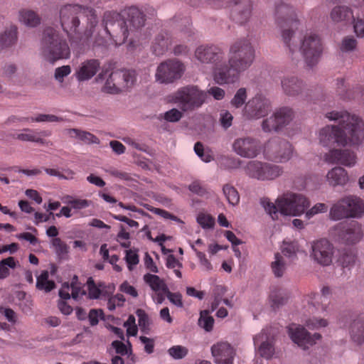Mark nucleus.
<instances>
[{"label": "nucleus", "instance_id": "f257e3e1", "mask_svg": "<svg viewBox=\"0 0 364 364\" xmlns=\"http://www.w3.org/2000/svg\"><path fill=\"white\" fill-rule=\"evenodd\" d=\"M59 19L71 44L80 48L89 46L99 22L95 9L78 4H68L61 6Z\"/></svg>", "mask_w": 364, "mask_h": 364}, {"label": "nucleus", "instance_id": "f03ea898", "mask_svg": "<svg viewBox=\"0 0 364 364\" xmlns=\"http://www.w3.org/2000/svg\"><path fill=\"white\" fill-rule=\"evenodd\" d=\"M329 120L338 125H327L319 132V141L323 146L358 145L364 139V122L346 111H332L326 114Z\"/></svg>", "mask_w": 364, "mask_h": 364}, {"label": "nucleus", "instance_id": "7ed1b4c3", "mask_svg": "<svg viewBox=\"0 0 364 364\" xmlns=\"http://www.w3.org/2000/svg\"><path fill=\"white\" fill-rule=\"evenodd\" d=\"M145 14L136 6L124 8L120 13L107 11L103 15L105 30L116 46L124 43L131 33L144 26Z\"/></svg>", "mask_w": 364, "mask_h": 364}, {"label": "nucleus", "instance_id": "20e7f679", "mask_svg": "<svg viewBox=\"0 0 364 364\" xmlns=\"http://www.w3.org/2000/svg\"><path fill=\"white\" fill-rule=\"evenodd\" d=\"M260 203L272 220H277L279 213L284 215H301L310 205L309 200L304 196L291 192L279 196L275 203L267 198H262Z\"/></svg>", "mask_w": 364, "mask_h": 364}, {"label": "nucleus", "instance_id": "39448f33", "mask_svg": "<svg viewBox=\"0 0 364 364\" xmlns=\"http://www.w3.org/2000/svg\"><path fill=\"white\" fill-rule=\"evenodd\" d=\"M274 16L276 23L282 29V39L291 50L297 48L295 31L298 30L299 21L292 6L283 1L275 4Z\"/></svg>", "mask_w": 364, "mask_h": 364}, {"label": "nucleus", "instance_id": "423d86ee", "mask_svg": "<svg viewBox=\"0 0 364 364\" xmlns=\"http://www.w3.org/2000/svg\"><path fill=\"white\" fill-rule=\"evenodd\" d=\"M41 48L46 60L52 63L58 60L67 59L70 55L66 39L52 27H48L43 31Z\"/></svg>", "mask_w": 364, "mask_h": 364}, {"label": "nucleus", "instance_id": "0eeeda50", "mask_svg": "<svg viewBox=\"0 0 364 364\" xmlns=\"http://www.w3.org/2000/svg\"><path fill=\"white\" fill-rule=\"evenodd\" d=\"M168 98L170 102L177 104L183 112H189L202 106L207 98V93L197 86L188 85L178 89Z\"/></svg>", "mask_w": 364, "mask_h": 364}, {"label": "nucleus", "instance_id": "6e6552de", "mask_svg": "<svg viewBox=\"0 0 364 364\" xmlns=\"http://www.w3.org/2000/svg\"><path fill=\"white\" fill-rule=\"evenodd\" d=\"M296 31H295V35ZM297 42V48L289 52L293 55L298 49L301 51L304 56V60L307 66L312 68L316 65L323 53V44L318 35L313 32H307L305 35L298 41V38L295 36Z\"/></svg>", "mask_w": 364, "mask_h": 364}, {"label": "nucleus", "instance_id": "1a4fd4ad", "mask_svg": "<svg viewBox=\"0 0 364 364\" xmlns=\"http://www.w3.org/2000/svg\"><path fill=\"white\" fill-rule=\"evenodd\" d=\"M364 213V202L356 196H348L338 200L330 209L329 216L333 220L359 218Z\"/></svg>", "mask_w": 364, "mask_h": 364}, {"label": "nucleus", "instance_id": "9d476101", "mask_svg": "<svg viewBox=\"0 0 364 364\" xmlns=\"http://www.w3.org/2000/svg\"><path fill=\"white\" fill-rule=\"evenodd\" d=\"M255 58L254 47L247 38L238 39L230 47L228 63H234L243 72L252 65Z\"/></svg>", "mask_w": 364, "mask_h": 364}, {"label": "nucleus", "instance_id": "9b49d317", "mask_svg": "<svg viewBox=\"0 0 364 364\" xmlns=\"http://www.w3.org/2000/svg\"><path fill=\"white\" fill-rule=\"evenodd\" d=\"M293 154L291 144L284 139L274 138L269 140L264 147V155L268 160L283 163L289 161Z\"/></svg>", "mask_w": 364, "mask_h": 364}, {"label": "nucleus", "instance_id": "f8f14e48", "mask_svg": "<svg viewBox=\"0 0 364 364\" xmlns=\"http://www.w3.org/2000/svg\"><path fill=\"white\" fill-rule=\"evenodd\" d=\"M245 171L251 178L261 181H272L282 174L283 168L280 166L269 163L251 161L247 163Z\"/></svg>", "mask_w": 364, "mask_h": 364}, {"label": "nucleus", "instance_id": "ddd939ff", "mask_svg": "<svg viewBox=\"0 0 364 364\" xmlns=\"http://www.w3.org/2000/svg\"><path fill=\"white\" fill-rule=\"evenodd\" d=\"M185 71L184 65L176 59H169L161 63L155 74L156 81L169 84L180 79Z\"/></svg>", "mask_w": 364, "mask_h": 364}, {"label": "nucleus", "instance_id": "4468645a", "mask_svg": "<svg viewBox=\"0 0 364 364\" xmlns=\"http://www.w3.org/2000/svg\"><path fill=\"white\" fill-rule=\"evenodd\" d=\"M294 112L288 107H283L277 110L269 118L263 120L262 130L265 132H279L287 126L294 119Z\"/></svg>", "mask_w": 364, "mask_h": 364}, {"label": "nucleus", "instance_id": "2eb2a0df", "mask_svg": "<svg viewBox=\"0 0 364 364\" xmlns=\"http://www.w3.org/2000/svg\"><path fill=\"white\" fill-rule=\"evenodd\" d=\"M242 72L234 63L223 60L213 67V78L219 85L232 84L240 79Z\"/></svg>", "mask_w": 364, "mask_h": 364}, {"label": "nucleus", "instance_id": "dca6fc26", "mask_svg": "<svg viewBox=\"0 0 364 364\" xmlns=\"http://www.w3.org/2000/svg\"><path fill=\"white\" fill-rule=\"evenodd\" d=\"M287 331L292 341L303 349L309 348L321 338L319 333L311 335L304 327L295 323L290 324Z\"/></svg>", "mask_w": 364, "mask_h": 364}, {"label": "nucleus", "instance_id": "f3484780", "mask_svg": "<svg viewBox=\"0 0 364 364\" xmlns=\"http://www.w3.org/2000/svg\"><path fill=\"white\" fill-rule=\"evenodd\" d=\"M269 109V101L262 95H257L245 105L244 116L249 119H259L267 115Z\"/></svg>", "mask_w": 364, "mask_h": 364}, {"label": "nucleus", "instance_id": "a211bd4d", "mask_svg": "<svg viewBox=\"0 0 364 364\" xmlns=\"http://www.w3.org/2000/svg\"><path fill=\"white\" fill-rule=\"evenodd\" d=\"M233 151L243 158L253 159L261 150L259 141L250 136L236 139L232 144Z\"/></svg>", "mask_w": 364, "mask_h": 364}, {"label": "nucleus", "instance_id": "6ab92c4d", "mask_svg": "<svg viewBox=\"0 0 364 364\" xmlns=\"http://www.w3.org/2000/svg\"><path fill=\"white\" fill-rule=\"evenodd\" d=\"M195 56L202 63H211L215 66L218 63L224 60L225 53L218 46L201 45L196 48Z\"/></svg>", "mask_w": 364, "mask_h": 364}, {"label": "nucleus", "instance_id": "aec40b11", "mask_svg": "<svg viewBox=\"0 0 364 364\" xmlns=\"http://www.w3.org/2000/svg\"><path fill=\"white\" fill-rule=\"evenodd\" d=\"M312 257L323 266L329 265L332 262L333 246L326 239H321L312 245Z\"/></svg>", "mask_w": 364, "mask_h": 364}, {"label": "nucleus", "instance_id": "412c9836", "mask_svg": "<svg viewBox=\"0 0 364 364\" xmlns=\"http://www.w3.org/2000/svg\"><path fill=\"white\" fill-rule=\"evenodd\" d=\"M211 353L216 364H234L235 350L227 342H218L211 347Z\"/></svg>", "mask_w": 364, "mask_h": 364}, {"label": "nucleus", "instance_id": "4be33fe9", "mask_svg": "<svg viewBox=\"0 0 364 364\" xmlns=\"http://www.w3.org/2000/svg\"><path fill=\"white\" fill-rule=\"evenodd\" d=\"M281 86L284 93L291 97L301 95L306 90L304 82L292 75L283 76L281 78Z\"/></svg>", "mask_w": 364, "mask_h": 364}, {"label": "nucleus", "instance_id": "5701e85b", "mask_svg": "<svg viewBox=\"0 0 364 364\" xmlns=\"http://www.w3.org/2000/svg\"><path fill=\"white\" fill-rule=\"evenodd\" d=\"M112 77L117 88V94L132 87L136 80V74L133 70H120L112 72Z\"/></svg>", "mask_w": 364, "mask_h": 364}, {"label": "nucleus", "instance_id": "b1692460", "mask_svg": "<svg viewBox=\"0 0 364 364\" xmlns=\"http://www.w3.org/2000/svg\"><path fill=\"white\" fill-rule=\"evenodd\" d=\"M325 161L330 164H340L346 166H352L355 164V155L353 152L346 149H331L324 155Z\"/></svg>", "mask_w": 364, "mask_h": 364}, {"label": "nucleus", "instance_id": "393cba45", "mask_svg": "<svg viewBox=\"0 0 364 364\" xmlns=\"http://www.w3.org/2000/svg\"><path fill=\"white\" fill-rule=\"evenodd\" d=\"M100 62L97 59H90L82 62L75 71V77L80 82L90 80L98 72Z\"/></svg>", "mask_w": 364, "mask_h": 364}, {"label": "nucleus", "instance_id": "a878e982", "mask_svg": "<svg viewBox=\"0 0 364 364\" xmlns=\"http://www.w3.org/2000/svg\"><path fill=\"white\" fill-rule=\"evenodd\" d=\"M26 133H20L17 134L15 136L16 139L23 141H31V142H36L41 144H52L50 141H46L45 139H43L41 136H48L50 134V132L46 131H42L41 132H37L33 129H23Z\"/></svg>", "mask_w": 364, "mask_h": 364}, {"label": "nucleus", "instance_id": "bb28decb", "mask_svg": "<svg viewBox=\"0 0 364 364\" xmlns=\"http://www.w3.org/2000/svg\"><path fill=\"white\" fill-rule=\"evenodd\" d=\"M331 291L328 287H323L321 289V294L311 293L309 296L308 302L313 306L318 307L321 306L322 311L327 310L328 304L330 301Z\"/></svg>", "mask_w": 364, "mask_h": 364}, {"label": "nucleus", "instance_id": "cd10ccee", "mask_svg": "<svg viewBox=\"0 0 364 364\" xmlns=\"http://www.w3.org/2000/svg\"><path fill=\"white\" fill-rule=\"evenodd\" d=\"M350 335L352 341L358 345L364 343V317L358 316L353 319L350 326Z\"/></svg>", "mask_w": 364, "mask_h": 364}, {"label": "nucleus", "instance_id": "c85d7f7f", "mask_svg": "<svg viewBox=\"0 0 364 364\" xmlns=\"http://www.w3.org/2000/svg\"><path fill=\"white\" fill-rule=\"evenodd\" d=\"M326 178L328 183L333 186H343L348 181V173L341 167L333 168L328 172Z\"/></svg>", "mask_w": 364, "mask_h": 364}, {"label": "nucleus", "instance_id": "c756f323", "mask_svg": "<svg viewBox=\"0 0 364 364\" xmlns=\"http://www.w3.org/2000/svg\"><path fill=\"white\" fill-rule=\"evenodd\" d=\"M144 282L147 284L153 292L154 291H166L168 286L164 279L160 278L158 275L146 273L143 277Z\"/></svg>", "mask_w": 364, "mask_h": 364}, {"label": "nucleus", "instance_id": "7c9ffc66", "mask_svg": "<svg viewBox=\"0 0 364 364\" xmlns=\"http://www.w3.org/2000/svg\"><path fill=\"white\" fill-rule=\"evenodd\" d=\"M288 299L289 294L287 291L278 287L272 288L269 296V302L273 309L283 306Z\"/></svg>", "mask_w": 364, "mask_h": 364}, {"label": "nucleus", "instance_id": "2f4dec72", "mask_svg": "<svg viewBox=\"0 0 364 364\" xmlns=\"http://www.w3.org/2000/svg\"><path fill=\"white\" fill-rule=\"evenodd\" d=\"M331 18L334 22H347L353 18V14L349 7L337 6L332 9Z\"/></svg>", "mask_w": 364, "mask_h": 364}, {"label": "nucleus", "instance_id": "473e14b6", "mask_svg": "<svg viewBox=\"0 0 364 364\" xmlns=\"http://www.w3.org/2000/svg\"><path fill=\"white\" fill-rule=\"evenodd\" d=\"M170 45L171 41L168 34L161 32L155 38L152 46L153 52L156 55H163L168 50Z\"/></svg>", "mask_w": 364, "mask_h": 364}, {"label": "nucleus", "instance_id": "72a5a7b5", "mask_svg": "<svg viewBox=\"0 0 364 364\" xmlns=\"http://www.w3.org/2000/svg\"><path fill=\"white\" fill-rule=\"evenodd\" d=\"M110 69V65H109L108 68L103 66L101 73L97 77V80L100 81L101 80H104L107 75H109L102 90L106 93L117 94V88L115 86L114 80H112V73H109Z\"/></svg>", "mask_w": 364, "mask_h": 364}, {"label": "nucleus", "instance_id": "f704fd0d", "mask_svg": "<svg viewBox=\"0 0 364 364\" xmlns=\"http://www.w3.org/2000/svg\"><path fill=\"white\" fill-rule=\"evenodd\" d=\"M62 120H63L62 118L58 117H57L55 115H53V114H38L36 117H31V118H27V117L18 118V117H17L16 116H11V117L8 118L6 123L7 124H11V123H15V122H22V121H31L32 122H60Z\"/></svg>", "mask_w": 364, "mask_h": 364}, {"label": "nucleus", "instance_id": "c9c22d12", "mask_svg": "<svg viewBox=\"0 0 364 364\" xmlns=\"http://www.w3.org/2000/svg\"><path fill=\"white\" fill-rule=\"evenodd\" d=\"M17 40V28L11 25L0 34V48H8L16 43Z\"/></svg>", "mask_w": 364, "mask_h": 364}, {"label": "nucleus", "instance_id": "e433bc0d", "mask_svg": "<svg viewBox=\"0 0 364 364\" xmlns=\"http://www.w3.org/2000/svg\"><path fill=\"white\" fill-rule=\"evenodd\" d=\"M68 134L73 138H77L86 144H100V139L90 132L82 131L78 129H69Z\"/></svg>", "mask_w": 364, "mask_h": 364}, {"label": "nucleus", "instance_id": "4c0bfd02", "mask_svg": "<svg viewBox=\"0 0 364 364\" xmlns=\"http://www.w3.org/2000/svg\"><path fill=\"white\" fill-rule=\"evenodd\" d=\"M299 250V246L296 240H284L281 246V251L283 255L292 260L296 257Z\"/></svg>", "mask_w": 364, "mask_h": 364}, {"label": "nucleus", "instance_id": "58836bf2", "mask_svg": "<svg viewBox=\"0 0 364 364\" xmlns=\"http://www.w3.org/2000/svg\"><path fill=\"white\" fill-rule=\"evenodd\" d=\"M287 262L284 257L279 253L274 255V261L271 264L272 271L276 277H282L287 269Z\"/></svg>", "mask_w": 364, "mask_h": 364}, {"label": "nucleus", "instance_id": "ea45409f", "mask_svg": "<svg viewBox=\"0 0 364 364\" xmlns=\"http://www.w3.org/2000/svg\"><path fill=\"white\" fill-rule=\"evenodd\" d=\"M48 277L49 273L48 270L43 271L41 274L37 277L36 287L38 289L49 292L55 289V282L52 280H49Z\"/></svg>", "mask_w": 364, "mask_h": 364}, {"label": "nucleus", "instance_id": "a19ab883", "mask_svg": "<svg viewBox=\"0 0 364 364\" xmlns=\"http://www.w3.org/2000/svg\"><path fill=\"white\" fill-rule=\"evenodd\" d=\"M20 21L30 27H35L40 23V18L38 14L31 10H22L20 11Z\"/></svg>", "mask_w": 364, "mask_h": 364}, {"label": "nucleus", "instance_id": "79ce46f5", "mask_svg": "<svg viewBox=\"0 0 364 364\" xmlns=\"http://www.w3.org/2000/svg\"><path fill=\"white\" fill-rule=\"evenodd\" d=\"M86 284L88 291V298L91 299H99L102 294V288L105 287V284L103 283L95 284L92 277L87 279Z\"/></svg>", "mask_w": 364, "mask_h": 364}, {"label": "nucleus", "instance_id": "37998d69", "mask_svg": "<svg viewBox=\"0 0 364 364\" xmlns=\"http://www.w3.org/2000/svg\"><path fill=\"white\" fill-rule=\"evenodd\" d=\"M17 262L13 257H9L0 261V279H4L10 274L9 268L14 269Z\"/></svg>", "mask_w": 364, "mask_h": 364}, {"label": "nucleus", "instance_id": "c03bdc74", "mask_svg": "<svg viewBox=\"0 0 364 364\" xmlns=\"http://www.w3.org/2000/svg\"><path fill=\"white\" fill-rule=\"evenodd\" d=\"M223 191L230 204L232 205H236L239 203V193L236 188H234L232 186H230L229 184L225 185L223 186Z\"/></svg>", "mask_w": 364, "mask_h": 364}, {"label": "nucleus", "instance_id": "a18cd8bd", "mask_svg": "<svg viewBox=\"0 0 364 364\" xmlns=\"http://www.w3.org/2000/svg\"><path fill=\"white\" fill-rule=\"evenodd\" d=\"M198 324L208 332L213 330L214 319L209 315L208 311L205 310L200 312Z\"/></svg>", "mask_w": 364, "mask_h": 364}, {"label": "nucleus", "instance_id": "49530a36", "mask_svg": "<svg viewBox=\"0 0 364 364\" xmlns=\"http://www.w3.org/2000/svg\"><path fill=\"white\" fill-rule=\"evenodd\" d=\"M196 220L203 229L212 228L215 225V218L210 214L204 213H199Z\"/></svg>", "mask_w": 364, "mask_h": 364}, {"label": "nucleus", "instance_id": "de8ad7c7", "mask_svg": "<svg viewBox=\"0 0 364 364\" xmlns=\"http://www.w3.org/2000/svg\"><path fill=\"white\" fill-rule=\"evenodd\" d=\"M246 99H247L246 89L244 87H241L236 92V93L234 95L233 98L232 99L230 103L234 107L239 108V107H241L244 105Z\"/></svg>", "mask_w": 364, "mask_h": 364}, {"label": "nucleus", "instance_id": "09e8293b", "mask_svg": "<svg viewBox=\"0 0 364 364\" xmlns=\"http://www.w3.org/2000/svg\"><path fill=\"white\" fill-rule=\"evenodd\" d=\"M345 240L348 243L353 244L358 242L360 239V233L358 229H356L355 225L348 227L346 229Z\"/></svg>", "mask_w": 364, "mask_h": 364}, {"label": "nucleus", "instance_id": "8fccbe9b", "mask_svg": "<svg viewBox=\"0 0 364 364\" xmlns=\"http://www.w3.org/2000/svg\"><path fill=\"white\" fill-rule=\"evenodd\" d=\"M240 165V160L233 157L222 156L219 159V166L223 169L236 168Z\"/></svg>", "mask_w": 364, "mask_h": 364}, {"label": "nucleus", "instance_id": "3c124183", "mask_svg": "<svg viewBox=\"0 0 364 364\" xmlns=\"http://www.w3.org/2000/svg\"><path fill=\"white\" fill-rule=\"evenodd\" d=\"M168 354L174 359L179 360L185 358L188 353L186 347L183 346H173L168 350Z\"/></svg>", "mask_w": 364, "mask_h": 364}, {"label": "nucleus", "instance_id": "603ef678", "mask_svg": "<svg viewBox=\"0 0 364 364\" xmlns=\"http://www.w3.org/2000/svg\"><path fill=\"white\" fill-rule=\"evenodd\" d=\"M136 314L138 316V324L141 328V331L144 333H146L149 330V316L144 310L139 309L136 311Z\"/></svg>", "mask_w": 364, "mask_h": 364}, {"label": "nucleus", "instance_id": "864d4df0", "mask_svg": "<svg viewBox=\"0 0 364 364\" xmlns=\"http://www.w3.org/2000/svg\"><path fill=\"white\" fill-rule=\"evenodd\" d=\"M52 245L54 247L56 254L60 257H62L68 252L69 247L59 237H55L52 240Z\"/></svg>", "mask_w": 364, "mask_h": 364}, {"label": "nucleus", "instance_id": "5fc2aeb1", "mask_svg": "<svg viewBox=\"0 0 364 364\" xmlns=\"http://www.w3.org/2000/svg\"><path fill=\"white\" fill-rule=\"evenodd\" d=\"M259 353L262 357L269 359L274 353V346L268 341L262 342L259 348Z\"/></svg>", "mask_w": 364, "mask_h": 364}, {"label": "nucleus", "instance_id": "6e6d98bb", "mask_svg": "<svg viewBox=\"0 0 364 364\" xmlns=\"http://www.w3.org/2000/svg\"><path fill=\"white\" fill-rule=\"evenodd\" d=\"M67 198L69 200L66 201V203L71 206L72 208L74 209H83L85 208L90 205V201L86 199H74L71 196H67Z\"/></svg>", "mask_w": 364, "mask_h": 364}, {"label": "nucleus", "instance_id": "4d7b16f0", "mask_svg": "<svg viewBox=\"0 0 364 364\" xmlns=\"http://www.w3.org/2000/svg\"><path fill=\"white\" fill-rule=\"evenodd\" d=\"M125 301V298L122 294H117L116 295L110 297L107 301V308L109 311H114L116 306H123Z\"/></svg>", "mask_w": 364, "mask_h": 364}, {"label": "nucleus", "instance_id": "13d9d810", "mask_svg": "<svg viewBox=\"0 0 364 364\" xmlns=\"http://www.w3.org/2000/svg\"><path fill=\"white\" fill-rule=\"evenodd\" d=\"M125 259L129 269L132 270V266L136 265L139 262L137 251L132 250H126Z\"/></svg>", "mask_w": 364, "mask_h": 364}, {"label": "nucleus", "instance_id": "bf43d9fd", "mask_svg": "<svg viewBox=\"0 0 364 364\" xmlns=\"http://www.w3.org/2000/svg\"><path fill=\"white\" fill-rule=\"evenodd\" d=\"M327 210L328 206L325 203H318L306 212L305 217L306 219H311L315 215L320 213H326Z\"/></svg>", "mask_w": 364, "mask_h": 364}, {"label": "nucleus", "instance_id": "052dcab7", "mask_svg": "<svg viewBox=\"0 0 364 364\" xmlns=\"http://www.w3.org/2000/svg\"><path fill=\"white\" fill-rule=\"evenodd\" d=\"M233 116L227 110H223L220 114V122L221 126L227 129L232 126Z\"/></svg>", "mask_w": 364, "mask_h": 364}, {"label": "nucleus", "instance_id": "680f3d73", "mask_svg": "<svg viewBox=\"0 0 364 364\" xmlns=\"http://www.w3.org/2000/svg\"><path fill=\"white\" fill-rule=\"evenodd\" d=\"M182 117V112L176 108H173L164 114V119L170 122H178Z\"/></svg>", "mask_w": 364, "mask_h": 364}, {"label": "nucleus", "instance_id": "e2e57ef3", "mask_svg": "<svg viewBox=\"0 0 364 364\" xmlns=\"http://www.w3.org/2000/svg\"><path fill=\"white\" fill-rule=\"evenodd\" d=\"M355 255L352 252L344 253L339 259L343 267H350L355 262Z\"/></svg>", "mask_w": 364, "mask_h": 364}, {"label": "nucleus", "instance_id": "0e129e2a", "mask_svg": "<svg viewBox=\"0 0 364 364\" xmlns=\"http://www.w3.org/2000/svg\"><path fill=\"white\" fill-rule=\"evenodd\" d=\"M145 208L150 210L151 212L156 214V215H161V217L164 218H166V219H171V220H177L178 218L176 216L172 215L171 213H170L169 212L165 210H163V209H160V208H154V207H151V205H145Z\"/></svg>", "mask_w": 364, "mask_h": 364}, {"label": "nucleus", "instance_id": "69168bd1", "mask_svg": "<svg viewBox=\"0 0 364 364\" xmlns=\"http://www.w3.org/2000/svg\"><path fill=\"white\" fill-rule=\"evenodd\" d=\"M71 296L77 300L86 294L80 284L73 282L70 284Z\"/></svg>", "mask_w": 364, "mask_h": 364}, {"label": "nucleus", "instance_id": "338daca9", "mask_svg": "<svg viewBox=\"0 0 364 364\" xmlns=\"http://www.w3.org/2000/svg\"><path fill=\"white\" fill-rule=\"evenodd\" d=\"M166 291V297L173 304L178 307H183L182 296L180 293H173L168 289Z\"/></svg>", "mask_w": 364, "mask_h": 364}, {"label": "nucleus", "instance_id": "774afa93", "mask_svg": "<svg viewBox=\"0 0 364 364\" xmlns=\"http://www.w3.org/2000/svg\"><path fill=\"white\" fill-rule=\"evenodd\" d=\"M306 324L308 328L311 329L318 328L321 327H326L328 325V321L323 318H313L306 321Z\"/></svg>", "mask_w": 364, "mask_h": 364}]
</instances>
